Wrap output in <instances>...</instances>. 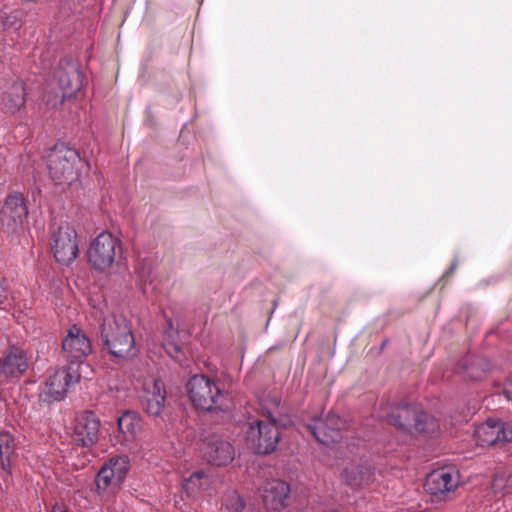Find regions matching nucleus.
Segmentation results:
<instances>
[{
	"instance_id": "obj_10",
	"label": "nucleus",
	"mask_w": 512,
	"mask_h": 512,
	"mask_svg": "<svg viewBox=\"0 0 512 512\" xmlns=\"http://www.w3.org/2000/svg\"><path fill=\"white\" fill-rule=\"evenodd\" d=\"M54 77L58 83L60 94L57 93L55 99H47V104L51 107H56L57 104L63 103L66 99L76 96L83 85L82 74L75 66L58 68Z\"/></svg>"
},
{
	"instance_id": "obj_32",
	"label": "nucleus",
	"mask_w": 512,
	"mask_h": 512,
	"mask_svg": "<svg viewBox=\"0 0 512 512\" xmlns=\"http://www.w3.org/2000/svg\"><path fill=\"white\" fill-rule=\"evenodd\" d=\"M52 512H68V510L64 506L56 504L53 506Z\"/></svg>"
},
{
	"instance_id": "obj_27",
	"label": "nucleus",
	"mask_w": 512,
	"mask_h": 512,
	"mask_svg": "<svg viewBox=\"0 0 512 512\" xmlns=\"http://www.w3.org/2000/svg\"><path fill=\"white\" fill-rule=\"evenodd\" d=\"M176 335L177 331L170 327V329L165 332L163 347L171 358L180 361L182 356V348L176 341Z\"/></svg>"
},
{
	"instance_id": "obj_16",
	"label": "nucleus",
	"mask_w": 512,
	"mask_h": 512,
	"mask_svg": "<svg viewBox=\"0 0 512 512\" xmlns=\"http://www.w3.org/2000/svg\"><path fill=\"white\" fill-rule=\"evenodd\" d=\"M29 367L27 352L17 346H9L0 356V373L7 378H19Z\"/></svg>"
},
{
	"instance_id": "obj_22",
	"label": "nucleus",
	"mask_w": 512,
	"mask_h": 512,
	"mask_svg": "<svg viewBox=\"0 0 512 512\" xmlns=\"http://www.w3.org/2000/svg\"><path fill=\"white\" fill-rule=\"evenodd\" d=\"M117 424L119 433L126 445L136 442L142 434L143 421L135 412L127 411L123 413L118 418Z\"/></svg>"
},
{
	"instance_id": "obj_7",
	"label": "nucleus",
	"mask_w": 512,
	"mask_h": 512,
	"mask_svg": "<svg viewBox=\"0 0 512 512\" xmlns=\"http://www.w3.org/2000/svg\"><path fill=\"white\" fill-rule=\"evenodd\" d=\"M50 247L57 262L70 264L79 253L78 236L75 229L68 224L60 225L51 233Z\"/></svg>"
},
{
	"instance_id": "obj_11",
	"label": "nucleus",
	"mask_w": 512,
	"mask_h": 512,
	"mask_svg": "<svg viewBox=\"0 0 512 512\" xmlns=\"http://www.w3.org/2000/svg\"><path fill=\"white\" fill-rule=\"evenodd\" d=\"M79 373L70 368L56 369L47 379L44 395L48 401H59L64 398L70 386L78 383Z\"/></svg>"
},
{
	"instance_id": "obj_1",
	"label": "nucleus",
	"mask_w": 512,
	"mask_h": 512,
	"mask_svg": "<svg viewBox=\"0 0 512 512\" xmlns=\"http://www.w3.org/2000/svg\"><path fill=\"white\" fill-rule=\"evenodd\" d=\"M47 169L56 185L71 186L76 183L85 166L78 151L65 144H56L47 154Z\"/></svg>"
},
{
	"instance_id": "obj_15",
	"label": "nucleus",
	"mask_w": 512,
	"mask_h": 512,
	"mask_svg": "<svg viewBox=\"0 0 512 512\" xmlns=\"http://www.w3.org/2000/svg\"><path fill=\"white\" fill-rule=\"evenodd\" d=\"M460 483L459 472L451 467H442L428 474L425 488L434 496H442L454 491Z\"/></svg>"
},
{
	"instance_id": "obj_14",
	"label": "nucleus",
	"mask_w": 512,
	"mask_h": 512,
	"mask_svg": "<svg viewBox=\"0 0 512 512\" xmlns=\"http://www.w3.org/2000/svg\"><path fill=\"white\" fill-rule=\"evenodd\" d=\"M344 426L345 422L338 415L329 413L324 419H314L308 428L319 443L329 446L341 438Z\"/></svg>"
},
{
	"instance_id": "obj_31",
	"label": "nucleus",
	"mask_w": 512,
	"mask_h": 512,
	"mask_svg": "<svg viewBox=\"0 0 512 512\" xmlns=\"http://www.w3.org/2000/svg\"><path fill=\"white\" fill-rule=\"evenodd\" d=\"M504 394L508 400L512 401V378L507 381L504 387Z\"/></svg>"
},
{
	"instance_id": "obj_2",
	"label": "nucleus",
	"mask_w": 512,
	"mask_h": 512,
	"mask_svg": "<svg viewBox=\"0 0 512 512\" xmlns=\"http://www.w3.org/2000/svg\"><path fill=\"white\" fill-rule=\"evenodd\" d=\"M101 338L109 353L116 358L129 359L136 355L131 325L122 316L108 315L103 319Z\"/></svg>"
},
{
	"instance_id": "obj_17",
	"label": "nucleus",
	"mask_w": 512,
	"mask_h": 512,
	"mask_svg": "<svg viewBox=\"0 0 512 512\" xmlns=\"http://www.w3.org/2000/svg\"><path fill=\"white\" fill-rule=\"evenodd\" d=\"M99 427L100 421L93 412L80 414L76 419L73 441L83 447L93 445L98 440Z\"/></svg>"
},
{
	"instance_id": "obj_6",
	"label": "nucleus",
	"mask_w": 512,
	"mask_h": 512,
	"mask_svg": "<svg viewBox=\"0 0 512 512\" xmlns=\"http://www.w3.org/2000/svg\"><path fill=\"white\" fill-rule=\"evenodd\" d=\"M279 440L280 432L275 420L270 418L254 420L249 424L246 432V443L255 453L265 455L273 452Z\"/></svg>"
},
{
	"instance_id": "obj_19",
	"label": "nucleus",
	"mask_w": 512,
	"mask_h": 512,
	"mask_svg": "<svg viewBox=\"0 0 512 512\" xmlns=\"http://www.w3.org/2000/svg\"><path fill=\"white\" fill-rule=\"evenodd\" d=\"M289 493L290 487L286 482L278 479L269 480L262 487L263 503L270 512H281L286 507Z\"/></svg>"
},
{
	"instance_id": "obj_26",
	"label": "nucleus",
	"mask_w": 512,
	"mask_h": 512,
	"mask_svg": "<svg viewBox=\"0 0 512 512\" xmlns=\"http://www.w3.org/2000/svg\"><path fill=\"white\" fill-rule=\"evenodd\" d=\"M15 457V441L13 436L9 433H0V465L5 472L10 473Z\"/></svg>"
},
{
	"instance_id": "obj_25",
	"label": "nucleus",
	"mask_w": 512,
	"mask_h": 512,
	"mask_svg": "<svg viewBox=\"0 0 512 512\" xmlns=\"http://www.w3.org/2000/svg\"><path fill=\"white\" fill-rule=\"evenodd\" d=\"M212 481L213 477L208 470H197L183 480L182 487L189 496H195L207 490Z\"/></svg>"
},
{
	"instance_id": "obj_30",
	"label": "nucleus",
	"mask_w": 512,
	"mask_h": 512,
	"mask_svg": "<svg viewBox=\"0 0 512 512\" xmlns=\"http://www.w3.org/2000/svg\"><path fill=\"white\" fill-rule=\"evenodd\" d=\"M243 508L244 502L238 493L232 492L224 498L223 509L225 512H242Z\"/></svg>"
},
{
	"instance_id": "obj_5",
	"label": "nucleus",
	"mask_w": 512,
	"mask_h": 512,
	"mask_svg": "<svg viewBox=\"0 0 512 512\" xmlns=\"http://www.w3.org/2000/svg\"><path fill=\"white\" fill-rule=\"evenodd\" d=\"M29 208L22 193L9 194L0 209L2 231L8 235H20L28 228Z\"/></svg>"
},
{
	"instance_id": "obj_3",
	"label": "nucleus",
	"mask_w": 512,
	"mask_h": 512,
	"mask_svg": "<svg viewBox=\"0 0 512 512\" xmlns=\"http://www.w3.org/2000/svg\"><path fill=\"white\" fill-rule=\"evenodd\" d=\"M386 420L389 424L409 433H428L439 428L437 421L417 405L393 407L387 412Z\"/></svg>"
},
{
	"instance_id": "obj_21",
	"label": "nucleus",
	"mask_w": 512,
	"mask_h": 512,
	"mask_svg": "<svg viewBox=\"0 0 512 512\" xmlns=\"http://www.w3.org/2000/svg\"><path fill=\"white\" fill-rule=\"evenodd\" d=\"M341 480L352 489H359L372 483L374 481V474L367 465L351 463L343 469Z\"/></svg>"
},
{
	"instance_id": "obj_20",
	"label": "nucleus",
	"mask_w": 512,
	"mask_h": 512,
	"mask_svg": "<svg viewBox=\"0 0 512 512\" xmlns=\"http://www.w3.org/2000/svg\"><path fill=\"white\" fill-rule=\"evenodd\" d=\"M203 456L210 464L224 466L232 462L235 451L234 447L228 441L214 438L205 444Z\"/></svg>"
},
{
	"instance_id": "obj_18",
	"label": "nucleus",
	"mask_w": 512,
	"mask_h": 512,
	"mask_svg": "<svg viewBox=\"0 0 512 512\" xmlns=\"http://www.w3.org/2000/svg\"><path fill=\"white\" fill-rule=\"evenodd\" d=\"M141 402L145 412L153 417L160 416L166 400L165 385L161 380L147 381L141 393Z\"/></svg>"
},
{
	"instance_id": "obj_29",
	"label": "nucleus",
	"mask_w": 512,
	"mask_h": 512,
	"mask_svg": "<svg viewBox=\"0 0 512 512\" xmlns=\"http://www.w3.org/2000/svg\"><path fill=\"white\" fill-rule=\"evenodd\" d=\"M24 22V12L18 9L7 13L2 19V25L5 30L17 31Z\"/></svg>"
},
{
	"instance_id": "obj_13",
	"label": "nucleus",
	"mask_w": 512,
	"mask_h": 512,
	"mask_svg": "<svg viewBox=\"0 0 512 512\" xmlns=\"http://www.w3.org/2000/svg\"><path fill=\"white\" fill-rule=\"evenodd\" d=\"M477 444L482 447L512 440V427L498 420H488L477 426L474 431Z\"/></svg>"
},
{
	"instance_id": "obj_8",
	"label": "nucleus",
	"mask_w": 512,
	"mask_h": 512,
	"mask_svg": "<svg viewBox=\"0 0 512 512\" xmlns=\"http://www.w3.org/2000/svg\"><path fill=\"white\" fill-rule=\"evenodd\" d=\"M120 241L110 232L100 233L90 244L88 249L89 263L97 270L104 271L115 262Z\"/></svg>"
},
{
	"instance_id": "obj_28",
	"label": "nucleus",
	"mask_w": 512,
	"mask_h": 512,
	"mask_svg": "<svg viewBox=\"0 0 512 512\" xmlns=\"http://www.w3.org/2000/svg\"><path fill=\"white\" fill-rule=\"evenodd\" d=\"M492 489L495 494L507 495L512 493V474L498 473L492 480Z\"/></svg>"
},
{
	"instance_id": "obj_12",
	"label": "nucleus",
	"mask_w": 512,
	"mask_h": 512,
	"mask_svg": "<svg viewBox=\"0 0 512 512\" xmlns=\"http://www.w3.org/2000/svg\"><path fill=\"white\" fill-rule=\"evenodd\" d=\"M64 357L71 362L80 361L92 352V344L82 329L73 325L62 341Z\"/></svg>"
},
{
	"instance_id": "obj_4",
	"label": "nucleus",
	"mask_w": 512,
	"mask_h": 512,
	"mask_svg": "<svg viewBox=\"0 0 512 512\" xmlns=\"http://www.w3.org/2000/svg\"><path fill=\"white\" fill-rule=\"evenodd\" d=\"M188 396L193 405L205 411L222 409L226 395L219 385L205 375H194L187 383Z\"/></svg>"
},
{
	"instance_id": "obj_23",
	"label": "nucleus",
	"mask_w": 512,
	"mask_h": 512,
	"mask_svg": "<svg viewBox=\"0 0 512 512\" xmlns=\"http://www.w3.org/2000/svg\"><path fill=\"white\" fill-rule=\"evenodd\" d=\"M492 370L490 361L483 356H470L459 365V373L470 380L479 381Z\"/></svg>"
},
{
	"instance_id": "obj_9",
	"label": "nucleus",
	"mask_w": 512,
	"mask_h": 512,
	"mask_svg": "<svg viewBox=\"0 0 512 512\" xmlns=\"http://www.w3.org/2000/svg\"><path fill=\"white\" fill-rule=\"evenodd\" d=\"M130 470V459L126 455H117L107 460L99 469L95 483L98 493L108 488H117Z\"/></svg>"
},
{
	"instance_id": "obj_24",
	"label": "nucleus",
	"mask_w": 512,
	"mask_h": 512,
	"mask_svg": "<svg viewBox=\"0 0 512 512\" xmlns=\"http://www.w3.org/2000/svg\"><path fill=\"white\" fill-rule=\"evenodd\" d=\"M25 101L26 93L22 81H12L5 86L1 103L7 112L15 113L19 111L24 106Z\"/></svg>"
}]
</instances>
